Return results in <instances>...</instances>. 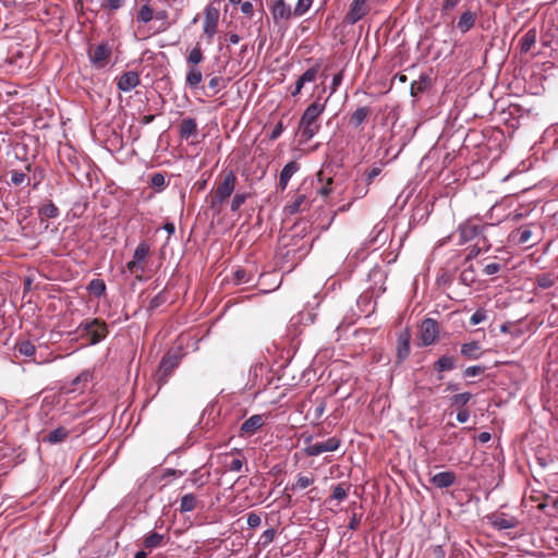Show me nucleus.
<instances>
[{
  "instance_id": "63",
  "label": "nucleus",
  "mask_w": 558,
  "mask_h": 558,
  "mask_svg": "<svg viewBox=\"0 0 558 558\" xmlns=\"http://www.w3.org/2000/svg\"><path fill=\"white\" fill-rule=\"evenodd\" d=\"M172 25V22H158L153 34H160L167 32Z\"/></svg>"
},
{
  "instance_id": "58",
  "label": "nucleus",
  "mask_w": 558,
  "mask_h": 558,
  "mask_svg": "<svg viewBox=\"0 0 558 558\" xmlns=\"http://www.w3.org/2000/svg\"><path fill=\"white\" fill-rule=\"evenodd\" d=\"M222 77L213 76L208 82V87L214 92V94L218 93L220 89V83L222 82Z\"/></svg>"
},
{
  "instance_id": "31",
  "label": "nucleus",
  "mask_w": 558,
  "mask_h": 558,
  "mask_svg": "<svg viewBox=\"0 0 558 558\" xmlns=\"http://www.w3.org/2000/svg\"><path fill=\"white\" fill-rule=\"evenodd\" d=\"M511 236L512 239L518 243V244H529L532 240V236H533V232L530 228L527 227H521L517 230H514L512 233H511Z\"/></svg>"
},
{
  "instance_id": "3",
  "label": "nucleus",
  "mask_w": 558,
  "mask_h": 558,
  "mask_svg": "<svg viewBox=\"0 0 558 558\" xmlns=\"http://www.w3.org/2000/svg\"><path fill=\"white\" fill-rule=\"evenodd\" d=\"M76 332L81 338L86 339L89 344H97L106 339L109 329L105 320L100 318H87L80 323Z\"/></svg>"
},
{
  "instance_id": "22",
  "label": "nucleus",
  "mask_w": 558,
  "mask_h": 558,
  "mask_svg": "<svg viewBox=\"0 0 558 558\" xmlns=\"http://www.w3.org/2000/svg\"><path fill=\"white\" fill-rule=\"evenodd\" d=\"M166 541L167 537L165 534L150 532L144 537L143 546L145 549L153 550L155 548L163 546L166 544Z\"/></svg>"
},
{
  "instance_id": "5",
  "label": "nucleus",
  "mask_w": 558,
  "mask_h": 558,
  "mask_svg": "<svg viewBox=\"0 0 558 558\" xmlns=\"http://www.w3.org/2000/svg\"><path fill=\"white\" fill-rule=\"evenodd\" d=\"M112 47L109 43H101L90 46L88 49V58L93 66L104 69L110 61Z\"/></svg>"
},
{
  "instance_id": "50",
  "label": "nucleus",
  "mask_w": 558,
  "mask_h": 558,
  "mask_svg": "<svg viewBox=\"0 0 558 558\" xmlns=\"http://www.w3.org/2000/svg\"><path fill=\"white\" fill-rule=\"evenodd\" d=\"M487 318L486 312L484 310H477L470 318V324L475 326L483 322H485Z\"/></svg>"
},
{
  "instance_id": "15",
  "label": "nucleus",
  "mask_w": 558,
  "mask_h": 558,
  "mask_svg": "<svg viewBox=\"0 0 558 558\" xmlns=\"http://www.w3.org/2000/svg\"><path fill=\"white\" fill-rule=\"evenodd\" d=\"M411 333L409 329L402 330L397 338V362H403L410 354Z\"/></svg>"
},
{
  "instance_id": "42",
  "label": "nucleus",
  "mask_w": 558,
  "mask_h": 558,
  "mask_svg": "<svg viewBox=\"0 0 558 558\" xmlns=\"http://www.w3.org/2000/svg\"><path fill=\"white\" fill-rule=\"evenodd\" d=\"M149 185L157 192H161L166 186V178L161 172H156L151 175Z\"/></svg>"
},
{
  "instance_id": "37",
  "label": "nucleus",
  "mask_w": 558,
  "mask_h": 558,
  "mask_svg": "<svg viewBox=\"0 0 558 558\" xmlns=\"http://www.w3.org/2000/svg\"><path fill=\"white\" fill-rule=\"evenodd\" d=\"M15 350L21 354V355H24L26 357H32L35 352H36V348L35 345L28 341V340H24V341H20L15 344Z\"/></svg>"
},
{
  "instance_id": "24",
  "label": "nucleus",
  "mask_w": 558,
  "mask_h": 558,
  "mask_svg": "<svg viewBox=\"0 0 558 558\" xmlns=\"http://www.w3.org/2000/svg\"><path fill=\"white\" fill-rule=\"evenodd\" d=\"M482 227L480 225H475L471 221H466L460 227V238L461 242H466L480 234Z\"/></svg>"
},
{
  "instance_id": "35",
  "label": "nucleus",
  "mask_w": 558,
  "mask_h": 558,
  "mask_svg": "<svg viewBox=\"0 0 558 558\" xmlns=\"http://www.w3.org/2000/svg\"><path fill=\"white\" fill-rule=\"evenodd\" d=\"M87 290L95 296L100 298L106 292V283L102 279H93L88 283Z\"/></svg>"
},
{
  "instance_id": "51",
  "label": "nucleus",
  "mask_w": 558,
  "mask_h": 558,
  "mask_svg": "<svg viewBox=\"0 0 558 558\" xmlns=\"http://www.w3.org/2000/svg\"><path fill=\"white\" fill-rule=\"evenodd\" d=\"M460 3V0H442L441 3V14L447 15L449 12H451L458 4Z\"/></svg>"
},
{
  "instance_id": "13",
  "label": "nucleus",
  "mask_w": 558,
  "mask_h": 558,
  "mask_svg": "<svg viewBox=\"0 0 558 558\" xmlns=\"http://www.w3.org/2000/svg\"><path fill=\"white\" fill-rule=\"evenodd\" d=\"M265 424V418L260 414H255L245 420L239 432V436L243 438H247L253 436L258 429H260Z\"/></svg>"
},
{
  "instance_id": "61",
  "label": "nucleus",
  "mask_w": 558,
  "mask_h": 558,
  "mask_svg": "<svg viewBox=\"0 0 558 558\" xmlns=\"http://www.w3.org/2000/svg\"><path fill=\"white\" fill-rule=\"evenodd\" d=\"M241 12L251 17L253 15V12H254V8H253V4L251 1H244L241 3Z\"/></svg>"
},
{
  "instance_id": "16",
  "label": "nucleus",
  "mask_w": 558,
  "mask_h": 558,
  "mask_svg": "<svg viewBox=\"0 0 558 558\" xmlns=\"http://www.w3.org/2000/svg\"><path fill=\"white\" fill-rule=\"evenodd\" d=\"M219 12L216 9L208 8L205 13L203 24L204 34L211 39L217 32Z\"/></svg>"
},
{
  "instance_id": "53",
  "label": "nucleus",
  "mask_w": 558,
  "mask_h": 558,
  "mask_svg": "<svg viewBox=\"0 0 558 558\" xmlns=\"http://www.w3.org/2000/svg\"><path fill=\"white\" fill-rule=\"evenodd\" d=\"M124 3L125 0H107V2L102 4V7L111 12H114L121 9L124 5Z\"/></svg>"
},
{
  "instance_id": "30",
  "label": "nucleus",
  "mask_w": 558,
  "mask_h": 558,
  "mask_svg": "<svg viewBox=\"0 0 558 558\" xmlns=\"http://www.w3.org/2000/svg\"><path fill=\"white\" fill-rule=\"evenodd\" d=\"M326 410V401L324 399H316L314 407L310 408L306 412V418L318 421L324 415Z\"/></svg>"
},
{
  "instance_id": "28",
  "label": "nucleus",
  "mask_w": 558,
  "mask_h": 558,
  "mask_svg": "<svg viewBox=\"0 0 558 558\" xmlns=\"http://www.w3.org/2000/svg\"><path fill=\"white\" fill-rule=\"evenodd\" d=\"M203 80L202 71L196 65H190L186 73L185 83L190 88H196Z\"/></svg>"
},
{
  "instance_id": "21",
  "label": "nucleus",
  "mask_w": 558,
  "mask_h": 558,
  "mask_svg": "<svg viewBox=\"0 0 558 558\" xmlns=\"http://www.w3.org/2000/svg\"><path fill=\"white\" fill-rule=\"evenodd\" d=\"M155 10L149 3H145L140 7L136 12V23L138 24V29H141V25H146L154 20Z\"/></svg>"
},
{
  "instance_id": "6",
  "label": "nucleus",
  "mask_w": 558,
  "mask_h": 558,
  "mask_svg": "<svg viewBox=\"0 0 558 558\" xmlns=\"http://www.w3.org/2000/svg\"><path fill=\"white\" fill-rule=\"evenodd\" d=\"M150 253V247L146 242H141L136 246L133 258L126 264V268L130 272L136 274L137 271L143 272L145 268V262ZM138 280L142 279V274L136 275Z\"/></svg>"
},
{
  "instance_id": "27",
  "label": "nucleus",
  "mask_w": 558,
  "mask_h": 558,
  "mask_svg": "<svg viewBox=\"0 0 558 558\" xmlns=\"http://www.w3.org/2000/svg\"><path fill=\"white\" fill-rule=\"evenodd\" d=\"M457 359L454 356L441 355L433 365V368L438 372L451 371L456 367Z\"/></svg>"
},
{
  "instance_id": "38",
  "label": "nucleus",
  "mask_w": 558,
  "mask_h": 558,
  "mask_svg": "<svg viewBox=\"0 0 558 558\" xmlns=\"http://www.w3.org/2000/svg\"><path fill=\"white\" fill-rule=\"evenodd\" d=\"M429 84V78L426 75H421L418 81H413L411 84V95L417 96L424 92Z\"/></svg>"
},
{
  "instance_id": "25",
  "label": "nucleus",
  "mask_w": 558,
  "mask_h": 558,
  "mask_svg": "<svg viewBox=\"0 0 558 558\" xmlns=\"http://www.w3.org/2000/svg\"><path fill=\"white\" fill-rule=\"evenodd\" d=\"M372 110L369 107H359L355 111L352 112L349 123L357 129L360 128L371 116Z\"/></svg>"
},
{
  "instance_id": "4",
  "label": "nucleus",
  "mask_w": 558,
  "mask_h": 558,
  "mask_svg": "<svg viewBox=\"0 0 558 558\" xmlns=\"http://www.w3.org/2000/svg\"><path fill=\"white\" fill-rule=\"evenodd\" d=\"M181 356L174 352L168 351L161 359L159 366L154 375L159 387L166 385L172 376L174 369L180 365Z\"/></svg>"
},
{
  "instance_id": "45",
  "label": "nucleus",
  "mask_w": 558,
  "mask_h": 558,
  "mask_svg": "<svg viewBox=\"0 0 558 558\" xmlns=\"http://www.w3.org/2000/svg\"><path fill=\"white\" fill-rule=\"evenodd\" d=\"M166 302H167V295H166L165 291H161L150 300L149 305H148V311H155L156 308H158Z\"/></svg>"
},
{
  "instance_id": "62",
  "label": "nucleus",
  "mask_w": 558,
  "mask_h": 558,
  "mask_svg": "<svg viewBox=\"0 0 558 558\" xmlns=\"http://www.w3.org/2000/svg\"><path fill=\"white\" fill-rule=\"evenodd\" d=\"M154 19L157 21V22H171L169 20V12L167 10H158V11H155V16Z\"/></svg>"
},
{
  "instance_id": "12",
  "label": "nucleus",
  "mask_w": 558,
  "mask_h": 558,
  "mask_svg": "<svg viewBox=\"0 0 558 558\" xmlns=\"http://www.w3.org/2000/svg\"><path fill=\"white\" fill-rule=\"evenodd\" d=\"M478 19V12L466 8L458 17L456 27L461 34H466L471 31Z\"/></svg>"
},
{
  "instance_id": "41",
  "label": "nucleus",
  "mask_w": 558,
  "mask_h": 558,
  "mask_svg": "<svg viewBox=\"0 0 558 558\" xmlns=\"http://www.w3.org/2000/svg\"><path fill=\"white\" fill-rule=\"evenodd\" d=\"M320 70V64L316 63L315 65L308 68L301 76L300 78L305 83H313L316 81L318 72Z\"/></svg>"
},
{
  "instance_id": "64",
  "label": "nucleus",
  "mask_w": 558,
  "mask_h": 558,
  "mask_svg": "<svg viewBox=\"0 0 558 558\" xmlns=\"http://www.w3.org/2000/svg\"><path fill=\"white\" fill-rule=\"evenodd\" d=\"M470 418V411L465 408H462L458 411L457 420L460 423H465Z\"/></svg>"
},
{
  "instance_id": "2",
  "label": "nucleus",
  "mask_w": 558,
  "mask_h": 558,
  "mask_svg": "<svg viewBox=\"0 0 558 558\" xmlns=\"http://www.w3.org/2000/svg\"><path fill=\"white\" fill-rule=\"evenodd\" d=\"M236 175L232 170L222 171L215 181L209 205L211 209L221 210L222 204L232 195L236 184Z\"/></svg>"
},
{
  "instance_id": "52",
  "label": "nucleus",
  "mask_w": 558,
  "mask_h": 558,
  "mask_svg": "<svg viewBox=\"0 0 558 558\" xmlns=\"http://www.w3.org/2000/svg\"><path fill=\"white\" fill-rule=\"evenodd\" d=\"M248 281L250 277L245 269L240 268L234 271V282L236 284L246 283Z\"/></svg>"
},
{
  "instance_id": "8",
  "label": "nucleus",
  "mask_w": 558,
  "mask_h": 558,
  "mask_svg": "<svg viewBox=\"0 0 558 558\" xmlns=\"http://www.w3.org/2000/svg\"><path fill=\"white\" fill-rule=\"evenodd\" d=\"M220 462L226 471L240 472L246 464V458L241 450L234 449L220 454Z\"/></svg>"
},
{
  "instance_id": "1",
  "label": "nucleus",
  "mask_w": 558,
  "mask_h": 558,
  "mask_svg": "<svg viewBox=\"0 0 558 558\" xmlns=\"http://www.w3.org/2000/svg\"><path fill=\"white\" fill-rule=\"evenodd\" d=\"M328 99L329 97L322 101V94H319L316 100L304 110L299 122V131L304 142L311 141L318 133L319 117L325 111Z\"/></svg>"
},
{
  "instance_id": "23",
  "label": "nucleus",
  "mask_w": 558,
  "mask_h": 558,
  "mask_svg": "<svg viewBox=\"0 0 558 558\" xmlns=\"http://www.w3.org/2000/svg\"><path fill=\"white\" fill-rule=\"evenodd\" d=\"M69 435L70 432L68 428L59 426L56 429L49 432L47 435H45L43 437V441L56 445L64 441L69 437Z\"/></svg>"
},
{
  "instance_id": "11",
  "label": "nucleus",
  "mask_w": 558,
  "mask_h": 558,
  "mask_svg": "<svg viewBox=\"0 0 558 558\" xmlns=\"http://www.w3.org/2000/svg\"><path fill=\"white\" fill-rule=\"evenodd\" d=\"M367 1L368 0H352L350 9L344 17L348 24H355L368 14L371 8Z\"/></svg>"
},
{
  "instance_id": "36",
  "label": "nucleus",
  "mask_w": 558,
  "mask_h": 558,
  "mask_svg": "<svg viewBox=\"0 0 558 558\" xmlns=\"http://www.w3.org/2000/svg\"><path fill=\"white\" fill-rule=\"evenodd\" d=\"M204 60V53L202 51V48L199 46V44H197L187 54L186 57V62L189 65H196L198 66V64L201 62H203Z\"/></svg>"
},
{
  "instance_id": "19",
  "label": "nucleus",
  "mask_w": 558,
  "mask_h": 558,
  "mask_svg": "<svg viewBox=\"0 0 558 558\" xmlns=\"http://www.w3.org/2000/svg\"><path fill=\"white\" fill-rule=\"evenodd\" d=\"M299 169H300V165L294 160L288 162L282 168L280 175H279V183H278V186L281 191H284L287 189L290 179L292 178V175L294 173H296L299 171Z\"/></svg>"
},
{
  "instance_id": "43",
  "label": "nucleus",
  "mask_w": 558,
  "mask_h": 558,
  "mask_svg": "<svg viewBox=\"0 0 558 558\" xmlns=\"http://www.w3.org/2000/svg\"><path fill=\"white\" fill-rule=\"evenodd\" d=\"M313 0H298L293 13L295 17L303 16L312 7Z\"/></svg>"
},
{
  "instance_id": "32",
  "label": "nucleus",
  "mask_w": 558,
  "mask_h": 558,
  "mask_svg": "<svg viewBox=\"0 0 558 558\" xmlns=\"http://www.w3.org/2000/svg\"><path fill=\"white\" fill-rule=\"evenodd\" d=\"M492 524L498 530H508L513 529L517 525V520L514 518H506L504 514L494 515Z\"/></svg>"
},
{
  "instance_id": "56",
  "label": "nucleus",
  "mask_w": 558,
  "mask_h": 558,
  "mask_svg": "<svg viewBox=\"0 0 558 558\" xmlns=\"http://www.w3.org/2000/svg\"><path fill=\"white\" fill-rule=\"evenodd\" d=\"M500 269H501V264H499V263H489V264H487L484 267L483 272L486 276H490V275H495V274L499 272Z\"/></svg>"
},
{
  "instance_id": "46",
  "label": "nucleus",
  "mask_w": 558,
  "mask_h": 558,
  "mask_svg": "<svg viewBox=\"0 0 558 558\" xmlns=\"http://www.w3.org/2000/svg\"><path fill=\"white\" fill-rule=\"evenodd\" d=\"M276 536L275 529H268L264 531V533L260 535L258 544H260L264 548H266L270 543H272L274 538Z\"/></svg>"
},
{
  "instance_id": "7",
  "label": "nucleus",
  "mask_w": 558,
  "mask_h": 558,
  "mask_svg": "<svg viewBox=\"0 0 558 558\" xmlns=\"http://www.w3.org/2000/svg\"><path fill=\"white\" fill-rule=\"evenodd\" d=\"M439 338V326L437 320L425 318L420 326V339L424 347L435 343Z\"/></svg>"
},
{
  "instance_id": "14",
  "label": "nucleus",
  "mask_w": 558,
  "mask_h": 558,
  "mask_svg": "<svg viewBox=\"0 0 558 558\" xmlns=\"http://www.w3.org/2000/svg\"><path fill=\"white\" fill-rule=\"evenodd\" d=\"M141 84L140 74L136 71H126L121 74L117 81V87L120 92H131Z\"/></svg>"
},
{
  "instance_id": "49",
  "label": "nucleus",
  "mask_w": 558,
  "mask_h": 558,
  "mask_svg": "<svg viewBox=\"0 0 558 558\" xmlns=\"http://www.w3.org/2000/svg\"><path fill=\"white\" fill-rule=\"evenodd\" d=\"M484 371L485 367L481 365L469 366L464 369L463 375L464 377H475L483 374Z\"/></svg>"
},
{
  "instance_id": "34",
  "label": "nucleus",
  "mask_w": 558,
  "mask_h": 558,
  "mask_svg": "<svg viewBox=\"0 0 558 558\" xmlns=\"http://www.w3.org/2000/svg\"><path fill=\"white\" fill-rule=\"evenodd\" d=\"M351 484L349 483H340L333 487L330 499H335L338 501H342L348 497Z\"/></svg>"
},
{
  "instance_id": "20",
  "label": "nucleus",
  "mask_w": 558,
  "mask_h": 558,
  "mask_svg": "<svg viewBox=\"0 0 558 558\" xmlns=\"http://www.w3.org/2000/svg\"><path fill=\"white\" fill-rule=\"evenodd\" d=\"M536 28H530L520 39L519 49L521 53H527L536 44Z\"/></svg>"
},
{
  "instance_id": "47",
  "label": "nucleus",
  "mask_w": 558,
  "mask_h": 558,
  "mask_svg": "<svg viewBox=\"0 0 558 558\" xmlns=\"http://www.w3.org/2000/svg\"><path fill=\"white\" fill-rule=\"evenodd\" d=\"M246 199H247V194L236 193L233 196L232 202H231V210L238 211L241 208V206L246 202Z\"/></svg>"
},
{
  "instance_id": "55",
  "label": "nucleus",
  "mask_w": 558,
  "mask_h": 558,
  "mask_svg": "<svg viewBox=\"0 0 558 558\" xmlns=\"http://www.w3.org/2000/svg\"><path fill=\"white\" fill-rule=\"evenodd\" d=\"M246 522L250 527L255 529L260 525L262 519L256 512H250Z\"/></svg>"
},
{
  "instance_id": "40",
  "label": "nucleus",
  "mask_w": 558,
  "mask_h": 558,
  "mask_svg": "<svg viewBox=\"0 0 558 558\" xmlns=\"http://www.w3.org/2000/svg\"><path fill=\"white\" fill-rule=\"evenodd\" d=\"M315 478L312 474L303 475L298 474L295 483L292 485V489H305L314 483Z\"/></svg>"
},
{
  "instance_id": "29",
  "label": "nucleus",
  "mask_w": 558,
  "mask_h": 558,
  "mask_svg": "<svg viewBox=\"0 0 558 558\" xmlns=\"http://www.w3.org/2000/svg\"><path fill=\"white\" fill-rule=\"evenodd\" d=\"M461 354L468 359L476 360L482 355L480 342L471 341L461 345Z\"/></svg>"
},
{
  "instance_id": "44",
  "label": "nucleus",
  "mask_w": 558,
  "mask_h": 558,
  "mask_svg": "<svg viewBox=\"0 0 558 558\" xmlns=\"http://www.w3.org/2000/svg\"><path fill=\"white\" fill-rule=\"evenodd\" d=\"M472 395L470 392L457 393L451 398L452 405H458L462 409L470 400Z\"/></svg>"
},
{
  "instance_id": "26",
  "label": "nucleus",
  "mask_w": 558,
  "mask_h": 558,
  "mask_svg": "<svg viewBox=\"0 0 558 558\" xmlns=\"http://www.w3.org/2000/svg\"><path fill=\"white\" fill-rule=\"evenodd\" d=\"M197 133V123L193 118L183 119L180 123V136L189 140L192 135Z\"/></svg>"
},
{
  "instance_id": "10",
  "label": "nucleus",
  "mask_w": 558,
  "mask_h": 558,
  "mask_svg": "<svg viewBox=\"0 0 558 558\" xmlns=\"http://www.w3.org/2000/svg\"><path fill=\"white\" fill-rule=\"evenodd\" d=\"M271 15L275 24L280 25L288 23L294 16V13L291 5L284 0H274L271 4Z\"/></svg>"
},
{
  "instance_id": "33",
  "label": "nucleus",
  "mask_w": 558,
  "mask_h": 558,
  "mask_svg": "<svg viewBox=\"0 0 558 558\" xmlns=\"http://www.w3.org/2000/svg\"><path fill=\"white\" fill-rule=\"evenodd\" d=\"M197 504H198V500L194 494H185L181 498L180 511L181 512L193 511L197 507Z\"/></svg>"
},
{
  "instance_id": "59",
  "label": "nucleus",
  "mask_w": 558,
  "mask_h": 558,
  "mask_svg": "<svg viewBox=\"0 0 558 558\" xmlns=\"http://www.w3.org/2000/svg\"><path fill=\"white\" fill-rule=\"evenodd\" d=\"M342 78H343V75H342V72H339L337 74L333 75L332 77V81H331V86H330V95H332L333 93H336L338 86L341 84L342 82Z\"/></svg>"
},
{
  "instance_id": "39",
  "label": "nucleus",
  "mask_w": 558,
  "mask_h": 558,
  "mask_svg": "<svg viewBox=\"0 0 558 558\" xmlns=\"http://www.w3.org/2000/svg\"><path fill=\"white\" fill-rule=\"evenodd\" d=\"M38 213L45 218H57L59 216V209L52 202H48L47 204L43 205L38 209Z\"/></svg>"
},
{
  "instance_id": "60",
  "label": "nucleus",
  "mask_w": 558,
  "mask_h": 558,
  "mask_svg": "<svg viewBox=\"0 0 558 558\" xmlns=\"http://www.w3.org/2000/svg\"><path fill=\"white\" fill-rule=\"evenodd\" d=\"M282 132H283V123H282V121H279L276 124V126L274 128V130L271 131L269 138L271 141H275L282 134Z\"/></svg>"
},
{
  "instance_id": "9",
  "label": "nucleus",
  "mask_w": 558,
  "mask_h": 558,
  "mask_svg": "<svg viewBox=\"0 0 558 558\" xmlns=\"http://www.w3.org/2000/svg\"><path fill=\"white\" fill-rule=\"evenodd\" d=\"M341 440L333 436L325 441L308 445L304 448V453L307 457H316L324 452H332L339 449Z\"/></svg>"
},
{
  "instance_id": "48",
  "label": "nucleus",
  "mask_w": 558,
  "mask_h": 558,
  "mask_svg": "<svg viewBox=\"0 0 558 558\" xmlns=\"http://www.w3.org/2000/svg\"><path fill=\"white\" fill-rule=\"evenodd\" d=\"M536 282L539 288L549 289L555 284V279L550 278L548 275H542L537 276Z\"/></svg>"
},
{
  "instance_id": "54",
  "label": "nucleus",
  "mask_w": 558,
  "mask_h": 558,
  "mask_svg": "<svg viewBox=\"0 0 558 558\" xmlns=\"http://www.w3.org/2000/svg\"><path fill=\"white\" fill-rule=\"evenodd\" d=\"M25 179H26V174L24 172L17 171V170H12L11 171V182L14 185L23 184Z\"/></svg>"
},
{
  "instance_id": "57",
  "label": "nucleus",
  "mask_w": 558,
  "mask_h": 558,
  "mask_svg": "<svg viewBox=\"0 0 558 558\" xmlns=\"http://www.w3.org/2000/svg\"><path fill=\"white\" fill-rule=\"evenodd\" d=\"M381 172V168L380 167H373L369 171L366 172L365 174V182L367 185L372 184L374 179L376 177H378Z\"/></svg>"
},
{
  "instance_id": "17",
  "label": "nucleus",
  "mask_w": 558,
  "mask_h": 558,
  "mask_svg": "<svg viewBox=\"0 0 558 558\" xmlns=\"http://www.w3.org/2000/svg\"><path fill=\"white\" fill-rule=\"evenodd\" d=\"M310 203L304 194H295L291 202L286 205L284 211L289 215H295L298 213L308 209Z\"/></svg>"
},
{
  "instance_id": "18",
  "label": "nucleus",
  "mask_w": 558,
  "mask_h": 558,
  "mask_svg": "<svg viewBox=\"0 0 558 558\" xmlns=\"http://www.w3.org/2000/svg\"><path fill=\"white\" fill-rule=\"evenodd\" d=\"M457 475L452 471L439 472L432 476L430 483L437 488H448L454 484Z\"/></svg>"
}]
</instances>
